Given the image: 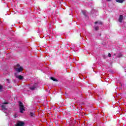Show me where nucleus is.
<instances>
[{"label": "nucleus", "mask_w": 126, "mask_h": 126, "mask_svg": "<svg viewBox=\"0 0 126 126\" xmlns=\"http://www.w3.org/2000/svg\"><path fill=\"white\" fill-rule=\"evenodd\" d=\"M6 81H9V80H8V79H6Z\"/></svg>", "instance_id": "2eb2a0df"}, {"label": "nucleus", "mask_w": 126, "mask_h": 126, "mask_svg": "<svg viewBox=\"0 0 126 126\" xmlns=\"http://www.w3.org/2000/svg\"><path fill=\"white\" fill-rule=\"evenodd\" d=\"M24 126V123L22 122H18L17 123V124L16 125V126Z\"/></svg>", "instance_id": "39448f33"}, {"label": "nucleus", "mask_w": 126, "mask_h": 126, "mask_svg": "<svg viewBox=\"0 0 126 126\" xmlns=\"http://www.w3.org/2000/svg\"><path fill=\"white\" fill-rule=\"evenodd\" d=\"M108 0V1H110V0Z\"/></svg>", "instance_id": "dca6fc26"}, {"label": "nucleus", "mask_w": 126, "mask_h": 126, "mask_svg": "<svg viewBox=\"0 0 126 126\" xmlns=\"http://www.w3.org/2000/svg\"><path fill=\"white\" fill-rule=\"evenodd\" d=\"M117 2H120V3H123L125 0H116Z\"/></svg>", "instance_id": "6e6552de"}, {"label": "nucleus", "mask_w": 126, "mask_h": 126, "mask_svg": "<svg viewBox=\"0 0 126 126\" xmlns=\"http://www.w3.org/2000/svg\"><path fill=\"white\" fill-rule=\"evenodd\" d=\"M108 56L109 58H111L112 57V55H111L110 53H109Z\"/></svg>", "instance_id": "f8f14e48"}, {"label": "nucleus", "mask_w": 126, "mask_h": 126, "mask_svg": "<svg viewBox=\"0 0 126 126\" xmlns=\"http://www.w3.org/2000/svg\"><path fill=\"white\" fill-rule=\"evenodd\" d=\"M3 88V87H2V86L0 85V91H1V90H2Z\"/></svg>", "instance_id": "9b49d317"}, {"label": "nucleus", "mask_w": 126, "mask_h": 126, "mask_svg": "<svg viewBox=\"0 0 126 126\" xmlns=\"http://www.w3.org/2000/svg\"><path fill=\"white\" fill-rule=\"evenodd\" d=\"M95 30L96 31L99 30V27H95Z\"/></svg>", "instance_id": "9d476101"}, {"label": "nucleus", "mask_w": 126, "mask_h": 126, "mask_svg": "<svg viewBox=\"0 0 126 126\" xmlns=\"http://www.w3.org/2000/svg\"><path fill=\"white\" fill-rule=\"evenodd\" d=\"M7 104H9V103L7 101L3 102L2 105L1 106L2 109H3V110H5L6 108H5V106L4 105H7Z\"/></svg>", "instance_id": "20e7f679"}, {"label": "nucleus", "mask_w": 126, "mask_h": 126, "mask_svg": "<svg viewBox=\"0 0 126 126\" xmlns=\"http://www.w3.org/2000/svg\"><path fill=\"white\" fill-rule=\"evenodd\" d=\"M30 115H31V117H33V113L31 112Z\"/></svg>", "instance_id": "ddd939ff"}, {"label": "nucleus", "mask_w": 126, "mask_h": 126, "mask_svg": "<svg viewBox=\"0 0 126 126\" xmlns=\"http://www.w3.org/2000/svg\"><path fill=\"white\" fill-rule=\"evenodd\" d=\"M36 88H37V85H36V84H34L32 86L30 87V89L32 91L35 90Z\"/></svg>", "instance_id": "7ed1b4c3"}, {"label": "nucleus", "mask_w": 126, "mask_h": 126, "mask_svg": "<svg viewBox=\"0 0 126 126\" xmlns=\"http://www.w3.org/2000/svg\"><path fill=\"white\" fill-rule=\"evenodd\" d=\"M15 76L16 78H18L20 80H22V79H23V76H21V75L18 76L16 75V73H15Z\"/></svg>", "instance_id": "423d86ee"}, {"label": "nucleus", "mask_w": 126, "mask_h": 126, "mask_svg": "<svg viewBox=\"0 0 126 126\" xmlns=\"http://www.w3.org/2000/svg\"><path fill=\"white\" fill-rule=\"evenodd\" d=\"M123 18H124V17L123 16V15H121L120 16V18H119V22H122V21H123Z\"/></svg>", "instance_id": "0eeeda50"}, {"label": "nucleus", "mask_w": 126, "mask_h": 126, "mask_svg": "<svg viewBox=\"0 0 126 126\" xmlns=\"http://www.w3.org/2000/svg\"><path fill=\"white\" fill-rule=\"evenodd\" d=\"M97 23H98V22H95L94 23V24H97Z\"/></svg>", "instance_id": "4468645a"}, {"label": "nucleus", "mask_w": 126, "mask_h": 126, "mask_svg": "<svg viewBox=\"0 0 126 126\" xmlns=\"http://www.w3.org/2000/svg\"><path fill=\"white\" fill-rule=\"evenodd\" d=\"M51 79H52V80H53V81H57V79L54 78V77H51Z\"/></svg>", "instance_id": "1a4fd4ad"}, {"label": "nucleus", "mask_w": 126, "mask_h": 126, "mask_svg": "<svg viewBox=\"0 0 126 126\" xmlns=\"http://www.w3.org/2000/svg\"><path fill=\"white\" fill-rule=\"evenodd\" d=\"M14 68L15 70L18 72H21L22 71H23V67L20 66V64H17L15 65Z\"/></svg>", "instance_id": "f257e3e1"}, {"label": "nucleus", "mask_w": 126, "mask_h": 126, "mask_svg": "<svg viewBox=\"0 0 126 126\" xmlns=\"http://www.w3.org/2000/svg\"><path fill=\"white\" fill-rule=\"evenodd\" d=\"M19 108H20V113H23L25 109H24V105H23V103L21 102H19Z\"/></svg>", "instance_id": "f03ea898"}]
</instances>
